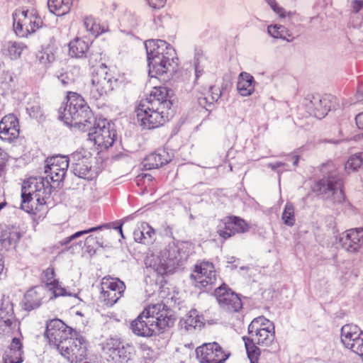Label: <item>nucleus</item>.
<instances>
[{"label": "nucleus", "mask_w": 363, "mask_h": 363, "mask_svg": "<svg viewBox=\"0 0 363 363\" xmlns=\"http://www.w3.org/2000/svg\"><path fill=\"white\" fill-rule=\"evenodd\" d=\"M168 95L165 87L155 86L146 98L137 104L135 113L143 129L159 128L169 121L172 116V103L168 99Z\"/></svg>", "instance_id": "obj_1"}, {"label": "nucleus", "mask_w": 363, "mask_h": 363, "mask_svg": "<svg viewBox=\"0 0 363 363\" xmlns=\"http://www.w3.org/2000/svg\"><path fill=\"white\" fill-rule=\"evenodd\" d=\"M174 321L172 311L164 303H157L146 306L131 322L130 328L136 335L149 337L173 326Z\"/></svg>", "instance_id": "obj_2"}, {"label": "nucleus", "mask_w": 363, "mask_h": 363, "mask_svg": "<svg viewBox=\"0 0 363 363\" xmlns=\"http://www.w3.org/2000/svg\"><path fill=\"white\" fill-rule=\"evenodd\" d=\"M65 104L58 109V118L67 125L86 132L93 126L95 117L84 98L76 91H67Z\"/></svg>", "instance_id": "obj_3"}, {"label": "nucleus", "mask_w": 363, "mask_h": 363, "mask_svg": "<svg viewBox=\"0 0 363 363\" xmlns=\"http://www.w3.org/2000/svg\"><path fill=\"white\" fill-rule=\"evenodd\" d=\"M52 186L43 177H30L21 188V208L30 214L38 215L45 211Z\"/></svg>", "instance_id": "obj_4"}, {"label": "nucleus", "mask_w": 363, "mask_h": 363, "mask_svg": "<svg viewBox=\"0 0 363 363\" xmlns=\"http://www.w3.org/2000/svg\"><path fill=\"white\" fill-rule=\"evenodd\" d=\"M13 28L21 37L35 33L43 24L38 11L33 7H21L13 13Z\"/></svg>", "instance_id": "obj_5"}, {"label": "nucleus", "mask_w": 363, "mask_h": 363, "mask_svg": "<svg viewBox=\"0 0 363 363\" xmlns=\"http://www.w3.org/2000/svg\"><path fill=\"white\" fill-rule=\"evenodd\" d=\"M118 79L108 70L105 64H101L91 76L90 97L94 100L108 96L117 87Z\"/></svg>", "instance_id": "obj_6"}, {"label": "nucleus", "mask_w": 363, "mask_h": 363, "mask_svg": "<svg viewBox=\"0 0 363 363\" xmlns=\"http://www.w3.org/2000/svg\"><path fill=\"white\" fill-rule=\"evenodd\" d=\"M249 340L262 347H269L275 340L274 323L264 316L254 318L248 325Z\"/></svg>", "instance_id": "obj_7"}, {"label": "nucleus", "mask_w": 363, "mask_h": 363, "mask_svg": "<svg viewBox=\"0 0 363 363\" xmlns=\"http://www.w3.org/2000/svg\"><path fill=\"white\" fill-rule=\"evenodd\" d=\"M189 278L195 288L206 290L216 283L217 274L213 262L198 261L192 267Z\"/></svg>", "instance_id": "obj_8"}, {"label": "nucleus", "mask_w": 363, "mask_h": 363, "mask_svg": "<svg viewBox=\"0 0 363 363\" xmlns=\"http://www.w3.org/2000/svg\"><path fill=\"white\" fill-rule=\"evenodd\" d=\"M125 285L118 278L109 275L101 279L99 302L105 307H111L123 296Z\"/></svg>", "instance_id": "obj_9"}, {"label": "nucleus", "mask_w": 363, "mask_h": 363, "mask_svg": "<svg viewBox=\"0 0 363 363\" xmlns=\"http://www.w3.org/2000/svg\"><path fill=\"white\" fill-rule=\"evenodd\" d=\"M199 363H225L230 357V351L217 342H206L196 349Z\"/></svg>", "instance_id": "obj_10"}, {"label": "nucleus", "mask_w": 363, "mask_h": 363, "mask_svg": "<svg viewBox=\"0 0 363 363\" xmlns=\"http://www.w3.org/2000/svg\"><path fill=\"white\" fill-rule=\"evenodd\" d=\"M89 130L88 139L96 145L100 150H106L113 144L116 133L111 124L106 120L99 121Z\"/></svg>", "instance_id": "obj_11"}, {"label": "nucleus", "mask_w": 363, "mask_h": 363, "mask_svg": "<svg viewBox=\"0 0 363 363\" xmlns=\"http://www.w3.org/2000/svg\"><path fill=\"white\" fill-rule=\"evenodd\" d=\"M74 160V172L79 177L87 180L96 178L99 167L96 166V157L90 152L82 150L73 155Z\"/></svg>", "instance_id": "obj_12"}, {"label": "nucleus", "mask_w": 363, "mask_h": 363, "mask_svg": "<svg viewBox=\"0 0 363 363\" xmlns=\"http://www.w3.org/2000/svg\"><path fill=\"white\" fill-rule=\"evenodd\" d=\"M72 328L67 325L59 318H54L47 321L45 337L48 339L50 345L60 347L67 344L70 339Z\"/></svg>", "instance_id": "obj_13"}, {"label": "nucleus", "mask_w": 363, "mask_h": 363, "mask_svg": "<svg viewBox=\"0 0 363 363\" xmlns=\"http://www.w3.org/2000/svg\"><path fill=\"white\" fill-rule=\"evenodd\" d=\"M250 229V224L243 218L236 216H229L219 220L216 233L223 240H227L237 234L245 233Z\"/></svg>", "instance_id": "obj_14"}, {"label": "nucleus", "mask_w": 363, "mask_h": 363, "mask_svg": "<svg viewBox=\"0 0 363 363\" xmlns=\"http://www.w3.org/2000/svg\"><path fill=\"white\" fill-rule=\"evenodd\" d=\"M335 101L331 95L314 94L308 95L303 104L311 115L321 119L334 107Z\"/></svg>", "instance_id": "obj_15"}, {"label": "nucleus", "mask_w": 363, "mask_h": 363, "mask_svg": "<svg viewBox=\"0 0 363 363\" xmlns=\"http://www.w3.org/2000/svg\"><path fill=\"white\" fill-rule=\"evenodd\" d=\"M103 353L108 362L111 363H127L133 351L129 345H122L119 340L108 339L102 346Z\"/></svg>", "instance_id": "obj_16"}, {"label": "nucleus", "mask_w": 363, "mask_h": 363, "mask_svg": "<svg viewBox=\"0 0 363 363\" xmlns=\"http://www.w3.org/2000/svg\"><path fill=\"white\" fill-rule=\"evenodd\" d=\"M219 306L229 313L239 312L242 308L241 298L227 284H223L214 291Z\"/></svg>", "instance_id": "obj_17"}, {"label": "nucleus", "mask_w": 363, "mask_h": 363, "mask_svg": "<svg viewBox=\"0 0 363 363\" xmlns=\"http://www.w3.org/2000/svg\"><path fill=\"white\" fill-rule=\"evenodd\" d=\"M59 351L64 357L71 362L81 363L86 359L87 343L82 337L70 338L67 344L60 347Z\"/></svg>", "instance_id": "obj_18"}, {"label": "nucleus", "mask_w": 363, "mask_h": 363, "mask_svg": "<svg viewBox=\"0 0 363 363\" xmlns=\"http://www.w3.org/2000/svg\"><path fill=\"white\" fill-rule=\"evenodd\" d=\"M177 60L174 49H170L166 53V55L148 62L150 73L152 77H159L164 74L173 72L176 68Z\"/></svg>", "instance_id": "obj_19"}, {"label": "nucleus", "mask_w": 363, "mask_h": 363, "mask_svg": "<svg viewBox=\"0 0 363 363\" xmlns=\"http://www.w3.org/2000/svg\"><path fill=\"white\" fill-rule=\"evenodd\" d=\"M45 172L55 182H60L65 178L69 167V160L65 156H53L46 160Z\"/></svg>", "instance_id": "obj_20"}, {"label": "nucleus", "mask_w": 363, "mask_h": 363, "mask_svg": "<svg viewBox=\"0 0 363 363\" xmlns=\"http://www.w3.org/2000/svg\"><path fill=\"white\" fill-rule=\"evenodd\" d=\"M341 247L350 253L357 252L363 246V228H357L345 230L340 237Z\"/></svg>", "instance_id": "obj_21"}, {"label": "nucleus", "mask_w": 363, "mask_h": 363, "mask_svg": "<svg viewBox=\"0 0 363 363\" xmlns=\"http://www.w3.org/2000/svg\"><path fill=\"white\" fill-rule=\"evenodd\" d=\"M168 256L166 259H162L159 257L151 255L146 259V264L152 267L157 274L164 275L169 272V265L171 262L178 259L179 250L175 245L169 246Z\"/></svg>", "instance_id": "obj_22"}, {"label": "nucleus", "mask_w": 363, "mask_h": 363, "mask_svg": "<svg viewBox=\"0 0 363 363\" xmlns=\"http://www.w3.org/2000/svg\"><path fill=\"white\" fill-rule=\"evenodd\" d=\"M20 133L18 118L13 114H8L0 121V138L12 142L18 138Z\"/></svg>", "instance_id": "obj_23"}, {"label": "nucleus", "mask_w": 363, "mask_h": 363, "mask_svg": "<svg viewBox=\"0 0 363 363\" xmlns=\"http://www.w3.org/2000/svg\"><path fill=\"white\" fill-rule=\"evenodd\" d=\"M46 289L42 286H35L28 289L24 294L23 308L30 311L39 308L46 296Z\"/></svg>", "instance_id": "obj_24"}, {"label": "nucleus", "mask_w": 363, "mask_h": 363, "mask_svg": "<svg viewBox=\"0 0 363 363\" xmlns=\"http://www.w3.org/2000/svg\"><path fill=\"white\" fill-rule=\"evenodd\" d=\"M21 233L18 227L15 225H4L0 228V245L1 249L9 250L16 248Z\"/></svg>", "instance_id": "obj_25"}, {"label": "nucleus", "mask_w": 363, "mask_h": 363, "mask_svg": "<svg viewBox=\"0 0 363 363\" xmlns=\"http://www.w3.org/2000/svg\"><path fill=\"white\" fill-rule=\"evenodd\" d=\"M145 47L147 55V61H152L159 59L169 52V50L174 49L169 43L162 40H149L145 43Z\"/></svg>", "instance_id": "obj_26"}, {"label": "nucleus", "mask_w": 363, "mask_h": 363, "mask_svg": "<svg viewBox=\"0 0 363 363\" xmlns=\"http://www.w3.org/2000/svg\"><path fill=\"white\" fill-rule=\"evenodd\" d=\"M27 49V46L23 43L8 40L1 43V52L5 59L11 60L21 57L23 52Z\"/></svg>", "instance_id": "obj_27"}, {"label": "nucleus", "mask_w": 363, "mask_h": 363, "mask_svg": "<svg viewBox=\"0 0 363 363\" xmlns=\"http://www.w3.org/2000/svg\"><path fill=\"white\" fill-rule=\"evenodd\" d=\"M92 42L87 38L76 37L69 43V54L72 57H86Z\"/></svg>", "instance_id": "obj_28"}, {"label": "nucleus", "mask_w": 363, "mask_h": 363, "mask_svg": "<svg viewBox=\"0 0 363 363\" xmlns=\"http://www.w3.org/2000/svg\"><path fill=\"white\" fill-rule=\"evenodd\" d=\"M23 343L19 337H13L3 357L4 363H21L23 362Z\"/></svg>", "instance_id": "obj_29"}, {"label": "nucleus", "mask_w": 363, "mask_h": 363, "mask_svg": "<svg viewBox=\"0 0 363 363\" xmlns=\"http://www.w3.org/2000/svg\"><path fill=\"white\" fill-rule=\"evenodd\" d=\"M342 186V183L340 180L333 177H328L317 181L313 187V191L318 195L329 192L333 194L336 189H341Z\"/></svg>", "instance_id": "obj_30"}, {"label": "nucleus", "mask_w": 363, "mask_h": 363, "mask_svg": "<svg viewBox=\"0 0 363 363\" xmlns=\"http://www.w3.org/2000/svg\"><path fill=\"white\" fill-rule=\"evenodd\" d=\"M168 153L165 150H159L147 155L143 160V164L145 169H157L168 163Z\"/></svg>", "instance_id": "obj_31"}, {"label": "nucleus", "mask_w": 363, "mask_h": 363, "mask_svg": "<svg viewBox=\"0 0 363 363\" xmlns=\"http://www.w3.org/2000/svg\"><path fill=\"white\" fill-rule=\"evenodd\" d=\"M362 335L363 332L356 325L346 324L341 329V341L346 347L355 342Z\"/></svg>", "instance_id": "obj_32"}, {"label": "nucleus", "mask_w": 363, "mask_h": 363, "mask_svg": "<svg viewBox=\"0 0 363 363\" xmlns=\"http://www.w3.org/2000/svg\"><path fill=\"white\" fill-rule=\"evenodd\" d=\"M83 25L86 30L95 37L105 33L109 30L107 25L101 23L91 15L85 16L83 18Z\"/></svg>", "instance_id": "obj_33"}, {"label": "nucleus", "mask_w": 363, "mask_h": 363, "mask_svg": "<svg viewBox=\"0 0 363 363\" xmlns=\"http://www.w3.org/2000/svg\"><path fill=\"white\" fill-rule=\"evenodd\" d=\"M255 81L253 77L247 72H242L239 75L237 89L239 94L243 96H247L255 90Z\"/></svg>", "instance_id": "obj_34"}, {"label": "nucleus", "mask_w": 363, "mask_h": 363, "mask_svg": "<svg viewBox=\"0 0 363 363\" xmlns=\"http://www.w3.org/2000/svg\"><path fill=\"white\" fill-rule=\"evenodd\" d=\"M155 230L147 223L143 222L133 232L134 240L142 244H147L152 241L155 235Z\"/></svg>", "instance_id": "obj_35"}, {"label": "nucleus", "mask_w": 363, "mask_h": 363, "mask_svg": "<svg viewBox=\"0 0 363 363\" xmlns=\"http://www.w3.org/2000/svg\"><path fill=\"white\" fill-rule=\"evenodd\" d=\"M73 0H48L50 11L56 16H64L69 12Z\"/></svg>", "instance_id": "obj_36"}, {"label": "nucleus", "mask_w": 363, "mask_h": 363, "mask_svg": "<svg viewBox=\"0 0 363 363\" xmlns=\"http://www.w3.org/2000/svg\"><path fill=\"white\" fill-rule=\"evenodd\" d=\"M268 33L274 38H281L288 42H291L294 39V35L284 26L270 25L267 28Z\"/></svg>", "instance_id": "obj_37"}, {"label": "nucleus", "mask_w": 363, "mask_h": 363, "mask_svg": "<svg viewBox=\"0 0 363 363\" xmlns=\"http://www.w3.org/2000/svg\"><path fill=\"white\" fill-rule=\"evenodd\" d=\"M203 320V317L198 313L196 310H191L184 318L183 325L187 330L196 328H201L204 325Z\"/></svg>", "instance_id": "obj_38"}, {"label": "nucleus", "mask_w": 363, "mask_h": 363, "mask_svg": "<svg viewBox=\"0 0 363 363\" xmlns=\"http://www.w3.org/2000/svg\"><path fill=\"white\" fill-rule=\"evenodd\" d=\"M242 340L245 342L247 357L250 363H259L261 350L258 347L257 343L249 340L246 336H244Z\"/></svg>", "instance_id": "obj_39"}, {"label": "nucleus", "mask_w": 363, "mask_h": 363, "mask_svg": "<svg viewBox=\"0 0 363 363\" xmlns=\"http://www.w3.org/2000/svg\"><path fill=\"white\" fill-rule=\"evenodd\" d=\"M363 169V152L351 155L345 164V169L350 174Z\"/></svg>", "instance_id": "obj_40"}, {"label": "nucleus", "mask_w": 363, "mask_h": 363, "mask_svg": "<svg viewBox=\"0 0 363 363\" xmlns=\"http://www.w3.org/2000/svg\"><path fill=\"white\" fill-rule=\"evenodd\" d=\"M57 48L53 43L48 44L43 48L40 56V61L44 65L53 62L56 59Z\"/></svg>", "instance_id": "obj_41"}, {"label": "nucleus", "mask_w": 363, "mask_h": 363, "mask_svg": "<svg viewBox=\"0 0 363 363\" xmlns=\"http://www.w3.org/2000/svg\"><path fill=\"white\" fill-rule=\"evenodd\" d=\"M48 290L52 293V298H55L59 296H63L67 294L66 289L61 285L60 282L57 279L53 281L48 283L45 286Z\"/></svg>", "instance_id": "obj_42"}, {"label": "nucleus", "mask_w": 363, "mask_h": 363, "mask_svg": "<svg viewBox=\"0 0 363 363\" xmlns=\"http://www.w3.org/2000/svg\"><path fill=\"white\" fill-rule=\"evenodd\" d=\"M282 220L284 223L292 226L295 223L294 207L291 203H286L282 213Z\"/></svg>", "instance_id": "obj_43"}, {"label": "nucleus", "mask_w": 363, "mask_h": 363, "mask_svg": "<svg viewBox=\"0 0 363 363\" xmlns=\"http://www.w3.org/2000/svg\"><path fill=\"white\" fill-rule=\"evenodd\" d=\"M55 271L52 266H50L47 269H44L41 274V281L45 285H48L56 279Z\"/></svg>", "instance_id": "obj_44"}, {"label": "nucleus", "mask_w": 363, "mask_h": 363, "mask_svg": "<svg viewBox=\"0 0 363 363\" xmlns=\"http://www.w3.org/2000/svg\"><path fill=\"white\" fill-rule=\"evenodd\" d=\"M0 321L9 328H11L15 323V317L12 312L8 313L3 308L0 309Z\"/></svg>", "instance_id": "obj_45"}, {"label": "nucleus", "mask_w": 363, "mask_h": 363, "mask_svg": "<svg viewBox=\"0 0 363 363\" xmlns=\"http://www.w3.org/2000/svg\"><path fill=\"white\" fill-rule=\"evenodd\" d=\"M347 348L363 358V335L360 336L359 339H357L355 342L350 345Z\"/></svg>", "instance_id": "obj_46"}, {"label": "nucleus", "mask_w": 363, "mask_h": 363, "mask_svg": "<svg viewBox=\"0 0 363 363\" xmlns=\"http://www.w3.org/2000/svg\"><path fill=\"white\" fill-rule=\"evenodd\" d=\"M101 228V227H97V228H91L88 230H82V231H78L77 233H75L74 234L72 235L71 236L69 237H67V238H65L62 242L61 244L62 245H67L69 244L72 240H73L74 239L82 235H84V234H86L88 233H90V232H93V231H95L97 229H99Z\"/></svg>", "instance_id": "obj_47"}, {"label": "nucleus", "mask_w": 363, "mask_h": 363, "mask_svg": "<svg viewBox=\"0 0 363 363\" xmlns=\"http://www.w3.org/2000/svg\"><path fill=\"white\" fill-rule=\"evenodd\" d=\"M269 4L270 5L272 10L279 15V16L281 18H285L286 16H289L290 13H286L284 8L279 6L275 0H269L268 1Z\"/></svg>", "instance_id": "obj_48"}, {"label": "nucleus", "mask_w": 363, "mask_h": 363, "mask_svg": "<svg viewBox=\"0 0 363 363\" xmlns=\"http://www.w3.org/2000/svg\"><path fill=\"white\" fill-rule=\"evenodd\" d=\"M148 5L154 9L162 8L166 3V0H146Z\"/></svg>", "instance_id": "obj_49"}, {"label": "nucleus", "mask_w": 363, "mask_h": 363, "mask_svg": "<svg viewBox=\"0 0 363 363\" xmlns=\"http://www.w3.org/2000/svg\"><path fill=\"white\" fill-rule=\"evenodd\" d=\"M61 83L65 86H73L74 87L75 85H79V82L75 80V79H69L68 76L66 75H61Z\"/></svg>", "instance_id": "obj_50"}, {"label": "nucleus", "mask_w": 363, "mask_h": 363, "mask_svg": "<svg viewBox=\"0 0 363 363\" xmlns=\"http://www.w3.org/2000/svg\"><path fill=\"white\" fill-rule=\"evenodd\" d=\"M363 8V1L354 0L351 3L352 12L357 13Z\"/></svg>", "instance_id": "obj_51"}, {"label": "nucleus", "mask_w": 363, "mask_h": 363, "mask_svg": "<svg viewBox=\"0 0 363 363\" xmlns=\"http://www.w3.org/2000/svg\"><path fill=\"white\" fill-rule=\"evenodd\" d=\"M210 92L211 93V100L212 101L210 104L213 103V101H216L221 95V91L218 88H216L214 86L210 87Z\"/></svg>", "instance_id": "obj_52"}, {"label": "nucleus", "mask_w": 363, "mask_h": 363, "mask_svg": "<svg viewBox=\"0 0 363 363\" xmlns=\"http://www.w3.org/2000/svg\"><path fill=\"white\" fill-rule=\"evenodd\" d=\"M355 121L358 128L363 129V112L357 115Z\"/></svg>", "instance_id": "obj_53"}, {"label": "nucleus", "mask_w": 363, "mask_h": 363, "mask_svg": "<svg viewBox=\"0 0 363 363\" xmlns=\"http://www.w3.org/2000/svg\"><path fill=\"white\" fill-rule=\"evenodd\" d=\"M206 97H204V98H199V102L200 105H201V106H205V103H206V102H205V101H206Z\"/></svg>", "instance_id": "obj_54"}, {"label": "nucleus", "mask_w": 363, "mask_h": 363, "mask_svg": "<svg viewBox=\"0 0 363 363\" xmlns=\"http://www.w3.org/2000/svg\"><path fill=\"white\" fill-rule=\"evenodd\" d=\"M94 238L91 235L87 237L86 239V242H91V241H94Z\"/></svg>", "instance_id": "obj_55"}, {"label": "nucleus", "mask_w": 363, "mask_h": 363, "mask_svg": "<svg viewBox=\"0 0 363 363\" xmlns=\"http://www.w3.org/2000/svg\"><path fill=\"white\" fill-rule=\"evenodd\" d=\"M298 161H299V157L298 156H295V160H294V166H298Z\"/></svg>", "instance_id": "obj_56"}, {"label": "nucleus", "mask_w": 363, "mask_h": 363, "mask_svg": "<svg viewBox=\"0 0 363 363\" xmlns=\"http://www.w3.org/2000/svg\"><path fill=\"white\" fill-rule=\"evenodd\" d=\"M116 228L119 230V233H120L121 237L124 238L123 230H122V225H121L120 226L117 227Z\"/></svg>", "instance_id": "obj_57"}, {"label": "nucleus", "mask_w": 363, "mask_h": 363, "mask_svg": "<svg viewBox=\"0 0 363 363\" xmlns=\"http://www.w3.org/2000/svg\"><path fill=\"white\" fill-rule=\"evenodd\" d=\"M166 255H167V252H163V255H162V256H163V257H166Z\"/></svg>", "instance_id": "obj_58"}, {"label": "nucleus", "mask_w": 363, "mask_h": 363, "mask_svg": "<svg viewBox=\"0 0 363 363\" xmlns=\"http://www.w3.org/2000/svg\"><path fill=\"white\" fill-rule=\"evenodd\" d=\"M76 88L77 89V90H79V87H78V86H76Z\"/></svg>", "instance_id": "obj_59"}]
</instances>
